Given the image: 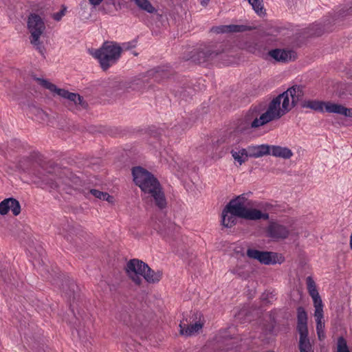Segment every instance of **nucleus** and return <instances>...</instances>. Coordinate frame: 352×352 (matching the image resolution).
Returning a JSON list of instances; mask_svg holds the SVG:
<instances>
[{
    "mask_svg": "<svg viewBox=\"0 0 352 352\" xmlns=\"http://www.w3.org/2000/svg\"><path fill=\"white\" fill-rule=\"evenodd\" d=\"M304 95V87L296 85L274 98L267 105L260 104L252 107L245 117L246 129H258L279 120L302 101Z\"/></svg>",
    "mask_w": 352,
    "mask_h": 352,
    "instance_id": "obj_1",
    "label": "nucleus"
},
{
    "mask_svg": "<svg viewBox=\"0 0 352 352\" xmlns=\"http://www.w3.org/2000/svg\"><path fill=\"white\" fill-rule=\"evenodd\" d=\"M132 174L133 181L144 193L153 197L158 208H164L166 206V201L157 179L142 167L133 168Z\"/></svg>",
    "mask_w": 352,
    "mask_h": 352,
    "instance_id": "obj_2",
    "label": "nucleus"
},
{
    "mask_svg": "<svg viewBox=\"0 0 352 352\" xmlns=\"http://www.w3.org/2000/svg\"><path fill=\"white\" fill-rule=\"evenodd\" d=\"M227 206L231 212L242 219L253 221L269 219V214L264 209V204L250 200L245 195L232 199Z\"/></svg>",
    "mask_w": 352,
    "mask_h": 352,
    "instance_id": "obj_3",
    "label": "nucleus"
},
{
    "mask_svg": "<svg viewBox=\"0 0 352 352\" xmlns=\"http://www.w3.org/2000/svg\"><path fill=\"white\" fill-rule=\"evenodd\" d=\"M129 48V43H124L121 47L114 42H104L99 49H89L88 52L99 60L101 66H108L110 63H116L122 51Z\"/></svg>",
    "mask_w": 352,
    "mask_h": 352,
    "instance_id": "obj_4",
    "label": "nucleus"
},
{
    "mask_svg": "<svg viewBox=\"0 0 352 352\" xmlns=\"http://www.w3.org/2000/svg\"><path fill=\"white\" fill-rule=\"evenodd\" d=\"M28 29L30 33V43L39 50L43 51L40 37L45 30V25L42 18L36 14H31L28 20Z\"/></svg>",
    "mask_w": 352,
    "mask_h": 352,
    "instance_id": "obj_5",
    "label": "nucleus"
},
{
    "mask_svg": "<svg viewBox=\"0 0 352 352\" xmlns=\"http://www.w3.org/2000/svg\"><path fill=\"white\" fill-rule=\"evenodd\" d=\"M148 265L138 259L130 260L126 266V272L128 276L137 285L142 283L143 273L147 269Z\"/></svg>",
    "mask_w": 352,
    "mask_h": 352,
    "instance_id": "obj_6",
    "label": "nucleus"
},
{
    "mask_svg": "<svg viewBox=\"0 0 352 352\" xmlns=\"http://www.w3.org/2000/svg\"><path fill=\"white\" fill-rule=\"evenodd\" d=\"M247 256L250 258L258 260L260 263L265 265L275 264L278 262L276 259L278 257L276 253L248 249L247 250ZM278 262L281 263L282 261H278Z\"/></svg>",
    "mask_w": 352,
    "mask_h": 352,
    "instance_id": "obj_7",
    "label": "nucleus"
},
{
    "mask_svg": "<svg viewBox=\"0 0 352 352\" xmlns=\"http://www.w3.org/2000/svg\"><path fill=\"white\" fill-rule=\"evenodd\" d=\"M267 231L268 236L273 239H285L289 235L288 229L276 223H270Z\"/></svg>",
    "mask_w": 352,
    "mask_h": 352,
    "instance_id": "obj_8",
    "label": "nucleus"
},
{
    "mask_svg": "<svg viewBox=\"0 0 352 352\" xmlns=\"http://www.w3.org/2000/svg\"><path fill=\"white\" fill-rule=\"evenodd\" d=\"M306 283L308 292L313 299L314 307H323L321 298L316 288L315 281L312 277L308 276L306 278Z\"/></svg>",
    "mask_w": 352,
    "mask_h": 352,
    "instance_id": "obj_9",
    "label": "nucleus"
},
{
    "mask_svg": "<svg viewBox=\"0 0 352 352\" xmlns=\"http://www.w3.org/2000/svg\"><path fill=\"white\" fill-rule=\"evenodd\" d=\"M270 56L274 60L283 63L295 58V52L292 50L276 49L270 52Z\"/></svg>",
    "mask_w": 352,
    "mask_h": 352,
    "instance_id": "obj_10",
    "label": "nucleus"
},
{
    "mask_svg": "<svg viewBox=\"0 0 352 352\" xmlns=\"http://www.w3.org/2000/svg\"><path fill=\"white\" fill-rule=\"evenodd\" d=\"M329 104H333L331 102H323L318 100H305L302 101L301 107L302 108L310 109L311 110L323 112L327 111V107Z\"/></svg>",
    "mask_w": 352,
    "mask_h": 352,
    "instance_id": "obj_11",
    "label": "nucleus"
},
{
    "mask_svg": "<svg viewBox=\"0 0 352 352\" xmlns=\"http://www.w3.org/2000/svg\"><path fill=\"white\" fill-rule=\"evenodd\" d=\"M314 317L316 322V331L319 340H322L324 338V321L323 320V307H315Z\"/></svg>",
    "mask_w": 352,
    "mask_h": 352,
    "instance_id": "obj_12",
    "label": "nucleus"
},
{
    "mask_svg": "<svg viewBox=\"0 0 352 352\" xmlns=\"http://www.w3.org/2000/svg\"><path fill=\"white\" fill-rule=\"evenodd\" d=\"M203 324L200 320L190 324H186L181 322L179 324L180 333L186 336H193L202 329Z\"/></svg>",
    "mask_w": 352,
    "mask_h": 352,
    "instance_id": "obj_13",
    "label": "nucleus"
},
{
    "mask_svg": "<svg viewBox=\"0 0 352 352\" xmlns=\"http://www.w3.org/2000/svg\"><path fill=\"white\" fill-rule=\"evenodd\" d=\"M250 157L258 158L270 153V146L261 144L257 146H249L247 148Z\"/></svg>",
    "mask_w": 352,
    "mask_h": 352,
    "instance_id": "obj_14",
    "label": "nucleus"
},
{
    "mask_svg": "<svg viewBox=\"0 0 352 352\" xmlns=\"http://www.w3.org/2000/svg\"><path fill=\"white\" fill-rule=\"evenodd\" d=\"M142 277L148 283L155 284L162 279V272L161 270L154 271L148 265Z\"/></svg>",
    "mask_w": 352,
    "mask_h": 352,
    "instance_id": "obj_15",
    "label": "nucleus"
},
{
    "mask_svg": "<svg viewBox=\"0 0 352 352\" xmlns=\"http://www.w3.org/2000/svg\"><path fill=\"white\" fill-rule=\"evenodd\" d=\"M298 325L297 329L298 333L308 332L307 329V315L304 308L300 307L297 309Z\"/></svg>",
    "mask_w": 352,
    "mask_h": 352,
    "instance_id": "obj_16",
    "label": "nucleus"
},
{
    "mask_svg": "<svg viewBox=\"0 0 352 352\" xmlns=\"http://www.w3.org/2000/svg\"><path fill=\"white\" fill-rule=\"evenodd\" d=\"M327 112L333 113L352 118V109L346 108L339 104H329L327 107Z\"/></svg>",
    "mask_w": 352,
    "mask_h": 352,
    "instance_id": "obj_17",
    "label": "nucleus"
},
{
    "mask_svg": "<svg viewBox=\"0 0 352 352\" xmlns=\"http://www.w3.org/2000/svg\"><path fill=\"white\" fill-rule=\"evenodd\" d=\"M270 154L284 159H289L293 155V153L289 148L279 146H270Z\"/></svg>",
    "mask_w": 352,
    "mask_h": 352,
    "instance_id": "obj_18",
    "label": "nucleus"
},
{
    "mask_svg": "<svg viewBox=\"0 0 352 352\" xmlns=\"http://www.w3.org/2000/svg\"><path fill=\"white\" fill-rule=\"evenodd\" d=\"M236 215L231 212L230 210L228 209V206L223 209L222 212V224L226 228H231L236 223Z\"/></svg>",
    "mask_w": 352,
    "mask_h": 352,
    "instance_id": "obj_19",
    "label": "nucleus"
},
{
    "mask_svg": "<svg viewBox=\"0 0 352 352\" xmlns=\"http://www.w3.org/2000/svg\"><path fill=\"white\" fill-rule=\"evenodd\" d=\"M58 96L68 99L70 102H72L74 100H78V104L82 108H85L87 107V104L83 101L82 98L77 94L70 93L65 89H61V90H58Z\"/></svg>",
    "mask_w": 352,
    "mask_h": 352,
    "instance_id": "obj_20",
    "label": "nucleus"
},
{
    "mask_svg": "<svg viewBox=\"0 0 352 352\" xmlns=\"http://www.w3.org/2000/svg\"><path fill=\"white\" fill-rule=\"evenodd\" d=\"M232 157L234 160L239 163V165L245 163L248 158L249 157V154L248 153L247 149L241 148L239 150H232L231 151Z\"/></svg>",
    "mask_w": 352,
    "mask_h": 352,
    "instance_id": "obj_21",
    "label": "nucleus"
},
{
    "mask_svg": "<svg viewBox=\"0 0 352 352\" xmlns=\"http://www.w3.org/2000/svg\"><path fill=\"white\" fill-rule=\"evenodd\" d=\"M299 349L300 352H313L310 341L308 338V332L299 333Z\"/></svg>",
    "mask_w": 352,
    "mask_h": 352,
    "instance_id": "obj_22",
    "label": "nucleus"
},
{
    "mask_svg": "<svg viewBox=\"0 0 352 352\" xmlns=\"http://www.w3.org/2000/svg\"><path fill=\"white\" fill-rule=\"evenodd\" d=\"M179 230V226L174 223H169L168 225L164 228L160 230V233L164 238L166 239V240L168 241L170 236H172L174 233L177 232Z\"/></svg>",
    "mask_w": 352,
    "mask_h": 352,
    "instance_id": "obj_23",
    "label": "nucleus"
},
{
    "mask_svg": "<svg viewBox=\"0 0 352 352\" xmlns=\"http://www.w3.org/2000/svg\"><path fill=\"white\" fill-rule=\"evenodd\" d=\"M116 318L126 326L131 327L133 325L132 316L126 309H122L118 314Z\"/></svg>",
    "mask_w": 352,
    "mask_h": 352,
    "instance_id": "obj_24",
    "label": "nucleus"
},
{
    "mask_svg": "<svg viewBox=\"0 0 352 352\" xmlns=\"http://www.w3.org/2000/svg\"><path fill=\"white\" fill-rule=\"evenodd\" d=\"M217 33H224V32H236L241 30V26L230 25H221L212 29Z\"/></svg>",
    "mask_w": 352,
    "mask_h": 352,
    "instance_id": "obj_25",
    "label": "nucleus"
},
{
    "mask_svg": "<svg viewBox=\"0 0 352 352\" xmlns=\"http://www.w3.org/2000/svg\"><path fill=\"white\" fill-rule=\"evenodd\" d=\"M133 1L136 6L148 13H153L155 12V8L152 6V4L149 2L148 0H131Z\"/></svg>",
    "mask_w": 352,
    "mask_h": 352,
    "instance_id": "obj_26",
    "label": "nucleus"
},
{
    "mask_svg": "<svg viewBox=\"0 0 352 352\" xmlns=\"http://www.w3.org/2000/svg\"><path fill=\"white\" fill-rule=\"evenodd\" d=\"M252 6V9L259 16H263L265 13L263 0H248Z\"/></svg>",
    "mask_w": 352,
    "mask_h": 352,
    "instance_id": "obj_27",
    "label": "nucleus"
},
{
    "mask_svg": "<svg viewBox=\"0 0 352 352\" xmlns=\"http://www.w3.org/2000/svg\"><path fill=\"white\" fill-rule=\"evenodd\" d=\"M90 193L94 196L95 197L101 199V200H106L109 203H113V197L111 195H109L107 192H101L96 189H91L90 190Z\"/></svg>",
    "mask_w": 352,
    "mask_h": 352,
    "instance_id": "obj_28",
    "label": "nucleus"
},
{
    "mask_svg": "<svg viewBox=\"0 0 352 352\" xmlns=\"http://www.w3.org/2000/svg\"><path fill=\"white\" fill-rule=\"evenodd\" d=\"M37 80L39 82L41 85L49 89L50 91L56 93L57 95H58V90H61V89L57 88L55 85L52 84L47 80L37 78Z\"/></svg>",
    "mask_w": 352,
    "mask_h": 352,
    "instance_id": "obj_29",
    "label": "nucleus"
},
{
    "mask_svg": "<svg viewBox=\"0 0 352 352\" xmlns=\"http://www.w3.org/2000/svg\"><path fill=\"white\" fill-rule=\"evenodd\" d=\"M9 210H11L14 215L16 216L21 212V206L16 199L9 198Z\"/></svg>",
    "mask_w": 352,
    "mask_h": 352,
    "instance_id": "obj_30",
    "label": "nucleus"
},
{
    "mask_svg": "<svg viewBox=\"0 0 352 352\" xmlns=\"http://www.w3.org/2000/svg\"><path fill=\"white\" fill-rule=\"evenodd\" d=\"M31 110L38 121L45 122L47 120V114L45 112H44L42 109L37 107H33Z\"/></svg>",
    "mask_w": 352,
    "mask_h": 352,
    "instance_id": "obj_31",
    "label": "nucleus"
},
{
    "mask_svg": "<svg viewBox=\"0 0 352 352\" xmlns=\"http://www.w3.org/2000/svg\"><path fill=\"white\" fill-rule=\"evenodd\" d=\"M337 352H349L346 342L342 337L339 338L338 340Z\"/></svg>",
    "mask_w": 352,
    "mask_h": 352,
    "instance_id": "obj_32",
    "label": "nucleus"
},
{
    "mask_svg": "<svg viewBox=\"0 0 352 352\" xmlns=\"http://www.w3.org/2000/svg\"><path fill=\"white\" fill-rule=\"evenodd\" d=\"M9 198L6 199L0 203V214H6L9 211Z\"/></svg>",
    "mask_w": 352,
    "mask_h": 352,
    "instance_id": "obj_33",
    "label": "nucleus"
},
{
    "mask_svg": "<svg viewBox=\"0 0 352 352\" xmlns=\"http://www.w3.org/2000/svg\"><path fill=\"white\" fill-rule=\"evenodd\" d=\"M65 15V10H60L56 13H54L53 18L56 21H60L61 18Z\"/></svg>",
    "mask_w": 352,
    "mask_h": 352,
    "instance_id": "obj_34",
    "label": "nucleus"
},
{
    "mask_svg": "<svg viewBox=\"0 0 352 352\" xmlns=\"http://www.w3.org/2000/svg\"><path fill=\"white\" fill-rule=\"evenodd\" d=\"M88 1H89V3L94 7L99 6L103 1V0H88Z\"/></svg>",
    "mask_w": 352,
    "mask_h": 352,
    "instance_id": "obj_35",
    "label": "nucleus"
},
{
    "mask_svg": "<svg viewBox=\"0 0 352 352\" xmlns=\"http://www.w3.org/2000/svg\"><path fill=\"white\" fill-rule=\"evenodd\" d=\"M210 0H199L200 3L202 6L206 7L208 5Z\"/></svg>",
    "mask_w": 352,
    "mask_h": 352,
    "instance_id": "obj_36",
    "label": "nucleus"
},
{
    "mask_svg": "<svg viewBox=\"0 0 352 352\" xmlns=\"http://www.w3.org/2000/svg\"><path fill=\"white\" fill-rule=\"evenodd\" d=\"M72 102H74V104L79 107H81L80 105L78 104V100H74L72 101Z\"/></svg>",
    "mask_w": 352,
    "mask_h": 352,
    "instance_id": "obj_37",
    "label": "nucleus"
},
{
    "mask_svg": "<svg viewBox=\"0 0 352 352\" xmlns=\"http://www.w3.org/2000/svg\"><path fill=\"white\" fill-rule=\"evenodd\" d=\"M52 188H56L58 187V185L56 184H52V186H50Z\"/></svg>",
    "mask_w": 352,
    "mask_h": 352,
    "instance_id": "obj_38",
    "label": "nucleus"
}]
</instances>
